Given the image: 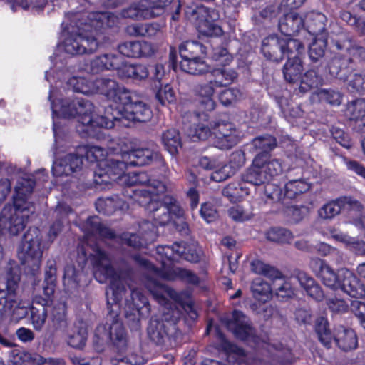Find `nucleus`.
<instances>
[{
    "label": "nucleus",
    "mask_w": 365,
    "mask_h": 365,
    "mask_svg": "<svg viewBox=\"0 0 365 365\" xmlns=\"http://www.w3.org/2000/svg\"><path fill=\"white\" fill-rule=\"evenodd\" d=\"M114 98L110 101L114 105L106 110V116L94 113V106L88 101L82 98L63 100L56 90L51 89L48 98L53 112V133L56 154L61 152V129L56 118H78L79 133L91 135L94 128H112L116 123L128 126L125 121L145 122L150 119L152 111L150 107L142 101L132 102L131 92L117 83L113 91Z\"/></svg>",
    "instance_id": "1"
},
{
    "label": "nucleus",
    "mask_w": 365,
    "mask_h": 365,
    "mask_svg": "<svg viewBox=\"0 0 365 365\" xmlns=\"http://www.w3.org/2000/svg\"><path fill=\"white\" fill-rule=\"evenodd\" d=\"M89 259L93 264V274L98 282L104 283L108 279L110 280V286L106 290L109 314L106 324L96 328L94 343L102 345L110 340L117 346L124 345L125 334L118 318V303L125 292L123 281L113 269L110 257L100 248L96 247L93 250Z\"/></svg>",
    "instance_id": "2"
},
{
    "label": "nucleus",
    "mask_w": 365,
    "mask_h": 365,
    "mask_svg": "<svg viewBox=\"0 0 365 365\" xmlns=\"http://www.w3.org/2000/svg\"><path fill=\"white\" fill-rule=\"evenodd\" d=\"M125 168L123 163L118 166L116 170L112 173L111 183L116 182L119 185L126 186L148 183L146 188L138 190L135 195L139 196V203L153 213V218L156 223L164 225L173 221V223L177 225L175 219H178L185 225L183 221L184 212L175 200L170 196H165L163 203L158 200L157 195L164 193L166 190L164 184L156 180H150L145 173H125Z\"/></svg>",
    "instance_id": "3"
},
{
    "label": "nucleus",
    "mask_w": 365,
    "mask_h": 365,
    "mask_svg": "<svg viewBox=\"0 0 365 365\" xmlns=\"http://www.w3.org/2000/svg\"><path fill=\"white\" fill-rule=\"evenodd\" d=\"M82 14H71L66 17L71 21L68 26L67 21L63 25L66 28L63 31V41L58 46L59 52L74 56L83 54L86 52H93L98 46L97 38L88 33L97 32L98 30L111 27L118 21V17L111 13H91L87 21H83Z\"/></svg>",
    "instance_id": "4"
},
{
    "label": "nucleus",
    "mask_w": 365,
    "mask_h": 365,
    "mask_svg": "<svg viewBox=\"0 0 365 365\" xmlns=\"http://www.w3.org/2000/svg\"><path fill=\"white\" fill-rule=\"evenodd\" d=\"M200 251L197 244L192 242L187 245L185 242L175 243L172 247L158 246L155 250L156 260L160 261V268L153 265L150 261L141 257H135V260L142 266L152 272L153 276L167 280L178 278L191 284H197L198 277L187 269L175 267L173 262L178 258H183L191 262H197L200 259Z\"/></svg>",
    "instance_id": "5"
},
{
    "label": "nucleus",
    "mask_w": 365,
    "mask_h": 365,
    "mask_svg": "<svg viewBox=\"0 0 365 365\" xmlns=\"http://www.w3.org/2000/svg\"><path fill=\"white\" fill-rule=\"evenodd\" d=\"M195 120L187 130L188 136L193 141L210 138L215 147L229 149L240 140V132L232 123L220 120L210 124L207 114L204 113L197 114Z\"/></svg>",
    "instance_id": "6"
},
{
    "label": "nucleus",
    "mask_w": 365,
    "mask_h": 365,
    "mask_svg": "<svg viewBox=\"0 0 365 365\" xmlns=\"http://www.w3.org/2000/svg\"><path fill=\"white\" fill-rule=\"evenodd\" d=\"M35 182L31 179H22L16 187L14 207L6 205L0 215V230H6L11 235L22 231L28 222L29 214L32 213L33 205L27 201Z\"/></svg>",
    "instance_id": "7"
},
{
    "label": "nucleus",
    "mask_w": 365,
    "mask_h": 365,
    "mask_svg": "<svg viewBox=\"0 0 365 365\" xmlns=\"http://www.w3.org/2000/svg\"><path fill=\"white\" fill-rule=\"evenodd\" d=\"M309 267L325 286L333 289H340L352 297H362L365 294V286L350 270L341 269L336 273L319 258L312 259Z\"/></svg>",
    "instance_id": "8"
},
{
    "label": "nucleus",
    "mask_w": 365,
    "mask_h": 365,
    "mask_svg": "<svg viewBox=\"0 0 365 365\" xmlns=\"http://www.w3.org/2000/svg\"><path fill=\"white\" fill-rule=\"evenodd\" d=\"M43 233L37 227H31L24 234L23 240L18 248V257L33 271L41 266L43 252L48 247L43 240Z\"/></svg>",
    "instance_id": "9"
},
{
    "label": "nucleus",
    "mask_w": 365,
    "mask_h": 365,
    "mask_svg": "<svg viewBox=\"0 0 365 365\" xmlns=\"http://www.w3.org/2000/svg\"><path fill=\"white\" fill-rule=\"evenodd\" d=\"M78 153L81 158L84 156L90 162L97 163L94 180L98 185L111 183L112 173L116 170L119 165L118 159L106 158V151L98 146H82L78 148Z\"/></svg>",
    "instance_id": "10"
},
{
    "label": "nucleus",
    "mask_w": 365,
    "mask_h": 365,
    "mask_svg": "<svg viewBox=\"0 0 365 365\" xmlns=\"http://www.w3.org/2000/svg\"><path fill=\"white\" fill-rule=\"evenodd\" d=\"M145 286L158 303L163 306L162 310L163 320L169 324H175L180 317V311L177 307H173L168 298L182 305L184 302L182 294L177 293L175 290L155 279H148Z\"/></svg>",
    "instance_id": "11"
},
{
    "label": "nucleus",
    "mask_w": 365,
    "mask_h": 365,
    "mask_svg": "<svg viewBox=\"0 0 365 365\" xmlns=\"http://www.w3.org/2000/svg\"><path fill=\"white\" fill-rule=\"evenodd\" d=\"M282 170L278 160H268L267 155L259 153L255 158L252 167L244 175L243 180L254 185H259L269 182Z\"/></svg>",
    "instance_id": "12"
},
{
    "label": "nucleus",
    "mask_w": 365,
    "mask_h": 365,
    "mask_svg": "<svg viewBox=\"0 0 365 365\" xmlns=\"http://www.w3.org/2000/svg\"><path fill=\"white\" fill-rule=\"evenodd\" d=\"M341 210L349 212V216L354 219L355 223L365 227V209L357 200L349 197H340L323 205L318 211L322 219H331Z\"/></svg>",
    "instance_id": "13"
},
{
    "label": "nucleus",
    "mask_w": 365,
    "mask_h": 365,
    "mask_svg": "<svg viewBox=\"0 0 365 365\" xmlns=\"http://www.w3.org/2000/svg\"><path fill=\"white\" fill-rule=\"evenodd\" d=\"M19 280L20 276L18 272L12 270L8 273L6 285V292L0 291V318L10 312H12L13 314H17L21 317L26 315L27 307L21 306V303L16 297Z\"/></svg>",
    "instance_id": "14"
},
{
    "label": "nucleus",
    "mask_w": 365,
    "mask_h": 365,
    "mask_svg": "<svg viewBox=\"0 0 365 365\" xmlns=\"http://www.w3.org/2000/svg\"><path fill=\"white\" fill-rule=\"evenodd\" d=\"M302 48V44L298 40L288 37L269 36L264 39L262 45L264 56L277 62L282 61L285 55L289 56Z\"/></svg>",
    "instance_id": "15"
},
{
    "label": "nucleus",
    "mask_w": 365,
    "mask_h": 365,
    "mask_svg": "<svg viewBox=\"0 0 365 365\" xmlns=\"http://www.w3.org/2000/svg\"><path fill=\"white\" fill-rule=\"evenodd\" d=\"M185 14L196 24L200 34L207 36H218L222 34L221 27L215 22L218 19V14L215 10L200 6L195 9H188Z\"/></svg>",
    "instance_id": "16"
},
{
    "label": "nucleus",
    "mask_w": 365,
    "mask_h": 365,
    "mask_svg": "<svg viewBox=\"0 0 365 365\" xmlns=\"http://www.w3.org/2000/svg\"><path fill=\"white\" fill-rule=\"evenodd\" d=\"M67 83L76 92L86 95L100 93L106 96L108 100L110 98H114L113 91L117 88L115 81L105 78L88 80L85 78L73 76L69 78Z\"/></svg>",
    "instance_id": "17"
},
{
    "label": "nucleus",
    "mask_w": 365,
    "mask_h": 365,
    "mask_svg": "<svg viewBox=\"0 0 365 365\" xmlns=\"http://www.w3.org/2000/svg\"><path fill=\"white\" fill-rule=\"evenodd\" d=\"M222 322L240 339L246 340L252 334L249 320L242 312L234 311L232 314L223 317Z\"/></svg>",
    "instance_id": "18"
},
{
    "label": "nucleus",
    "mask_w": 365,
    "mask_h": 365,
    "mask_svg": "<svg viewBox=\"0 0 365 365\" xmlns=\"http://www.w3.org/2000/svg\"><path fill=\"white\" fill-rule=\"evenodd\" d=\"M8 365H64L61 359H44L37 353L13 350Z\"/></svg>",
    "instance_id": "19"
},
{
    "label": "nucleus",
    "mask_w": 365,
    "mask_h": 365,
    "mask_svg": "<svg viewBox=\"0 0 365 365\" xmlns=\"http://www.w3.org/2000/svg\"><path fill=\"white\" fill-rule=\"evenodd\" d=\"M212 330L215 331L216 336L219 341L218 349L225 352L227 356V360L228 362L232 363L234 364H237L238 365H242L243 363L247 361V356L245 351L235 345L227 341L225 339L224 335L218 330L216 327L209 324L207 328V331L210 333L212 331Z\"/></svg>",
    "instance_id": "20"
},
{
    "label": "nucleus",
    "mask_w": 365,
    "mask_h": 365,
    "mask_svg": "<svg viewBox=\"0 0 365 365\" xmlns=\"http://www.w3.org/2000/svg\"><path fill=\"white\" fill-rule=\"evenodd\" d=\"M83 159L78 154L68 153L57 158L52 166V173L55 177L68 176L78 171L82 166Z\"/></svg>",
    "instance_id": "21"
},
{
    "label": "nucleus",
    "mask_w": 365,
    "mask_h": 365,
    "mask_svg": "<svg viewBox=\"0 0 365 365\" xmlns=\"http://www.w3.org/2000/svg\"><path fill=\"white\" fill-rule=\"evenodd\" d=\"M123 161L119 160V165L123 163L125 168L128 165L143 166L152 163L153 161H161L160 155L150 149H135L122 155Z\"/></svg>",
    "instance_id": "22"
},
{
    "label": "nucleus",
    "mask_w": 365,
    "mask_h": 365,
    "mask_svg": "<svg viewBox=\"0 0 365 365\" xmlns=\"http://www.w3.org/2000/svg\"><path fill=\"white\" fill-rule=\"evenodd\" d=\"M143 237L141 240L136 235L124 234L123 240L125 243L133 247L146 246L148 243L153 242L158 236L157 226L153 223L145 221L140 225Z\"/></svg>",
    "instance_id": "23"
},
{
    "label": "nucleus",
    "mask_w": 365,
    "mask_h": 365,
    "mask_svg": "<svg viewBox=\"0 0 365 365\" xmlns=\"http://www.w3.org/2000/svg\"><path fill=\"white\" fill-rule=\"evenodd\" d=\"M232 160H237L238 164L232 165L217 160L211 175L212 180L221 182L234 175L236 170L243 163V154L241 152H235L232 155Z\"/></svg>",
    "instance_id": "24"
},
{
    "label": "nucleus",
    "mask_w": 365,
    "mask_h": 365,
    "mask_svg": "<svg viewBox=\"0 0 365 365\" xmlns=\"http://www.w3.org/2000/svg\"><path fill=\"white\" fill-rule=\"evenodd\" d=\"M120 54L128 57L149 56L155 52L153 46L147 41H128L118 46Z\"/></svg>",
    "instance_id": "25"
},
{
    "label": "nucleus",
    "mask_w": 365,
    "mask_h": 365,
    "mask_svg": "<svg viewBox=\"0 0 365 365\" xmlns=\"http://www.w3.org/2000/svg\"><path fill=\"white\" fill-rule=\"evenodd\" d=\"M215 87L218 86L215 84L214 81L197 86L195 90L197 101L200 109L205 111H212L215 109L214 93Z\"/></svg>",
    "instance_id": "26"
},
{
    "label": "nucleus",
    "mask_w": 365,
    "mask_h": 365,
    "mask_svg": "<svg viewBox=\"0 0 365 365\" xmlns=\"http://www.w3.org/2000/svg\"><path fill=\"white\" fill-rule=\"evenodd\" d=\"M304 26V19L294 12L285 14L279 22V29L287 36L297 34Z\"/></svg>",
    "instance_id": "27"
},
{
    "label": "nucleus",
    "mask_w": 365,
    "mask_h": 365,
    "mask_svg": "<svg viewBox=\"0 0 365 365\" xmlns=\"http://www.w3.org/2000/svg\"><path fill=\"white\" fill-rule=\"evenodd\" d=\"M56 273V269L52 262L46 269L45 280L43 286V294L46 298L36 296L34 299L35 303L39 304L40 305H48L55 292Z\"/></svg>",
    "instance_id": "28"
},
{
    "label": "nucleus",
    "mask_w": 365,
    "mask_h": 365,
    "mask_svg": "<svg viewBox=\"0 0 365 365\" xmlns=\"http://www.w3.org/2000/svg\"><path fill=\"white\" fill-rule=\"evenodd\" d=\"M334 339L337 346L343 351L355 349L358 346V339L355 331L351 329L340 327L336 329Z\"/></svg>",
    "instance_id": "29"
},
{
    "label": "nucleus",
    "mask_w": 365,
    "mask_h": 365,
    "mask_svg": "<svg viewBox=\"0 0 365 365\" xmlns=\"http://www.w3.org/2000/svg\"><path fill=\"white\" fill-rule=\"evenodd\" d=\"M123 60V57L118 54L107 53L96 57L90 63V70L93 73H98L105 69H115Z\"/></svg>",
    "instance_id": "30"
},
{
    "label": "nucleus",
    "mask_w": 365,
    "mask_h": 365,
    "mask_svg": "<svg viewBox=\"0 0 365 365\" xmlns=\"http://www.w3.org/2000/svg\"><path fill=\"white\" fill-rule=\"evenodd\" d=\"M294 279L299 282L300 286L309 297L316 301H322L324 299V294L320 286L305 272H298Z\"/></svg>",
    "instance_id": "31"
},
{
    "label": "nucleus",
    "mask_w": 365,
    "mask_h": 365,
    "mask_svg": "<svg viewBox=\"0 0 365 365\" xmlns=\"http://www.w3.org/2000/svg\"><path fill=\"white\" fill-rule=\"evenodd\" d=\"M300 50L294 53H291V55L288 56V60L284 66V76L285 80L289 82H296L301 78L303 66L298 56Z\"/></svg>",
    "instance_id": "32"
},
{
    "label": "nucleus",
    "mask_w": 365,
    "mask_h": 365,
    "mask_svg": "<svg viewBox=\"0 0 365 365\" xmlns=\"http://www.w3.org/2000/svg\"><path fill=\"white\" fill-rule=\"evenodd\" d=\"M150 0H143L138 4L132 5L123 10L122 15L125 18L150 19L158 16L154 10H150Z\"/></svg>",
    "instance_id": "33"
},
{
    "label": "nucleus",
    "mask_w": 365,
    "mask_h": 365,
    "mask_svg": "<svg viewBox=\"0 0 365 365\" xmlns=\"http://www.w3.org/2000/svg\"><path fill=\"white\" fill-rule=\"evenodd\" d=\"M304 19V26L307 31L314 36H320L325 33L326 16L319 12L312 11L307 14Z\"/></svg>",
    "instance_id": "34"
},
{
    "label": "nucleus",
    "mask_w": 365,
    "mask_h": 365,
    "mask_svg": "<svg viewBox=\"0 0 365 365\" xmlns=\"http://www.w3.org/2000/svg\"><path fill=\"white\" fill-rule=\"evenodd\" d=\"M180 67L182 71L192 75L204 73L209 68L207 63L198 56L188 60H181Z\"/></svg>",
    "instance_id": "35"
},
{
    "label": "nucleus",
    "mask_w": 365,
    "mask_h": 365,
    "mask_svg": "<svg viewBox=\"0 0 365 365\" xmlns=\"http://www.w3.org/2000/svg\"><path fill=\"white\" fill-rule=\"evenodd\" d=\"M252 292L253 297L261 302L269 301L272 296L270 285L261 279H256L253 281Z\"/></svg>",
    "instance_id": "36"
},
{
    "label": "nucleus",
    "mask_w": 365,
    "mask_h": 365,
    "mask_svg": "<svg viewBox=\"0 0 365 365\" xmlns=\"http://www.w3.org/2000/svg\"><path fill=\"white\" fill-rule=\"evenodd\" d=\"M66 307L63 303H59L53 308L51 319L56 330L67 331L68 322L66 319Z\"/></svg>",
    "instance_id": "37"
},
{
    "label": "nucleus",
    "mask_w": 365,
    "mask_h": 365,
    "mask_svg": "<svg viewBox=\"0 0 365 365\" xmlns=\"http://www.w3.org/2000/svg\"><path fill=\"white\" fill-rule=\"evenodd\" d=\"M162 140L165 149L171 155L178 153V149L181 148V141L178 130L175 129L168 130L163 134Z\"/></svg>",
    "instance_id": "38"
},
{
    "label": "nucleus",
    "mask_w": 365,
    "mask_h": 365,
    "mask_svg": "<svg viewBox=\"0 0 365 365\" xmlns=\"http://www.w3.org/2000/svg\"><path fill=\"white\" fill-rule=\"evenodd\" d=\"M310 188V185L304 180H292L284 185V196L288 198H294Z\"/></svg>",
    "instance_id": "39"
},
{
    "label": "nucleus",
    "mask_w": 365,
    "mask_h": 365,
    "mask_svg": "<svg viewBox=\"0 0 365 365\" xmlns=\"http://www.w3.org/2000/svg\"><path fill=\"white\" fill-rule=\"evenodd\" d=\"M131 298L133 303V311L138 312L140 316H144L150 312V305L148 299L143 294L140 290L132 289Z\"/></svg>",
    "instance_id": "40"
},
{
    "label": "nucleus",
    "mask_w": 365,
    "mask_h": 365,
    "mask_svg": "<svg viewBox=\"0 0 365 365\" xmlns=\"http://www.w3.org/2000/svg\"><path fill=\"white\" fill-rule=\"evenodd\" d=\"M349 110L353 113L351 119L355 121L356 128L361 132L365 131V101L357 100L349 106Z\"/></svg>",
    "instance_id": "41"
},
{
    "label": "nucleus",
    "mask_w": 365,
    "mask_h": 365,
    "mask_svg": "<svg viewBox=\"0 0 365 365\" xmlns=\"http://www.w3.org/2000/svg\"><path fill=\"white\" fill-rule=\"evenodd\" d=\"M211 73L215 78V84L218 87L227 86L237 78V73L227 68L212 69Z\"/></svg>",
    "instance_id": "42"
},
{
    "label": "nucleus",
    "mask_w": 365,
    "mask_h": 365,
    "mask_svg": "<svg viewBox=\"0 0 365 365\" xmlns=\"http://www.w3.org/2000/svg\"><path fill=\"white\" fill-rule=\"evenodd\" d=\"M166 326L156 317L152 318L148 327L150 339L156 344H160L166 334Z\"/></svg>",
    "instance_id": "43"
},
{
    "label": "nucleus",
    "mask_w": 365,
    "mask_h": 365,
    "mask_svg": "<svg viewBox=\"0 0 365 365\" xmlns=\"http://www.w3.org/2000/svg\"><path fill=\"white\" fill-rule=\"evenodd\" d=\"M68 344L77 349L82 348L87 339V331L84 328L74 327L67 331Z\"/></svg>",
    "instance_id": "44"
},
{
    "label": "nucleus",
    "mask_w": 365,
    "mask_h": 365,
    "mask_svg": "<svg viewBox=\"0 0 365 365\" xmlns=\"http://www.w3.org/2000/svg\"><path fill=\"white\" fill-rule=\"evenodd\" d=\"M179 50L182 60H188L202 53L203 47L197 41H187L180 45Z\"/></svg>",
    "instance_id": "45"
},
{
    "label": "nucleus",
    "mask_w": 365,
    "mask_h": 365,
    "mask_svg": "<svg viewBox=\"0 0 365 365\" xmlns=\"http://www.w3.org/2000/svg\"><path fill=\"white\" fill-rule=\"evenodd\" d=\"M327 44V34H322L321 36H314V41L309 46L310 58L314 61H317L319 58L323 56Z\"/></svg>",
    "instance_id": "46"
},
{
    "label": "nucleus",
    "mask_w": 365,
    "mask_h": 365,
    "mask_svg": "<svg viewBox=\"0 0 365 365\" xmlns=\"http://www.w3.org/2000/svg\"><path fill=\"white\" fill-rule=\"evenodd\" d=\"M267 238L274 242L289 243L292 240L293 235L285 228L273 227L267 231Z\"/></svg>",
    "instance_id": "47"
},
{
    "label": "nucleus",
    "mask_w": 365,
    "mask_h": 365,
    "mask_svg": "<svg viewBox=\"0 0 365 365\" xmlns=\"http://www.w3.org/2000/svg\"><path fill=\"white\" fill-rule=\"evenodd\" d=\"M47 4V0H15L13 6V11L20 8L30 10L32 12H39L43 9Z\"/></svg>",
    "instance_id": "48"
},
{
    "label": "nucleus",
    "mask_w": 365,
    "mask_h": 365,
    "mask_svg": "<svg viewBox=\"0 0 365 365\" xmlns=\"http://www.w3.org/2000/svg\"><path fill=\"white\" fill-rule=\"evenodd\" d=\"M155 98L163 106L174 103L176 101L175 93L168 83L159 88L155 93Z\"/></svg>",
    "instance_id": "49"
},
{
    "label": "nucleus",
    "mask_w": 365,
    "mask_h": 365,
    "mask_svg": "<svg viewBox=\"0 0 365 365\" xmlns=\"http://www.w3.org/2000/svg\"><path fill=\"white\" fill-rule=\"evenodd\" d=\"M316 332L321 342L326 346H329L331 341V334L328 328L327 319L320 317L316 322Z\"/></svg>",
    "instance_id": "50"
},
{
    "label": "nucleus",
    "mask_w": 365,
    "mask_h": 365,
    "mask_svg": "<svg viewBox=\"0 0 365 365\" xmlns=\"http://www.w3.org/2000/svg\"><path fill=\"white\" fill-rule=\"evenodd\" d=\"M252 145L256 150L262 153H268L277 146V141L271 135H263L255 138Z\"/></svg>",
    "instance_id": "51"
},
{
    "label": "nucleus",
    "mask_w": 365,
    "mask_h": 365,
    "mask_svg": "<svg viewBox=\"0 0 365 365\" xmlns=\"http://www.w3.org/2000/svg\"><path fill=\"white\" fill-rule=\"evenodd\" d=\"M80 272L73 265H67L64 270L63 283L68 289L76 288L78 284Z\"/></svg>",
    "instance_id": "52"
},
{
    "label": "nucleus",
    "mask_w": 365,
    "mask_h": 365,
    "mask_svg": "<svg viewBox=\"0 0 365 365\" xmlns=\"http://www.w3.org/2000/svg\"><path fill=\"white\" fill-rule=\"evenodd\" d=\"M87 224L91 226V231H89L91 235L108 238H112L114 236L113 232L102 225L96 217H90L87 221Z\"/></svg>",
    "instance_id": "53"
},
{
    "label": "nucleus",
    "mask_w": 365,
    "mask_h": 365,
    "mask_svg": "<svg viewBox=\"0 0 365 365\" xmlns=\"http://www.w3.org/2000/svg\"><path fill=\"white\" fill-rule=\"evenodd\" d=\"M46 305H41L40 309L35 307L31 308V322L36 330L40 331L43 328L47 318Z\"/></svg>",
    "instance_id": "54"
},
{
    "label": "nucleus",
    "mask_w": 365,
    "mask_h": 365,
    "mask_svg": "<svg viewBox=\"0 0 365 365\" xmlns=\"http://www.w3.org/2000/svg\"><path fill=\"white\" fill-rule=\"evenodd\" d=\"M321 81L322 79L317 75L315 71H308L302 78L299 89L302 92H306L309 88H317L321 84Z\"/></svg>",
    "instance_id": "55"
},
{
    "label": "nucleus",
    "mask_w": 365,
    "mask_h": 365,
    "mask_svg": "<svg viewBox=\"0 0 365 365\" xmlns=\"http://www.w3.org/2000/svg\"><path fill=\"white\" fill-rule=\"evenodd\" d=\"M229 216L236 222H244L250 220L253 214L249 210H245L242 206L236 205L228 210Z\"/></svg>",
    "instance_id": "56"
},
{
    "label": "nucleus",
    "mask_w": 365,
    "mask_h": 365,
    "mask_svg": "<svg viewBox=\"0 0 365 365\" xmlns=\"http://www.w3.org/2000/svg\"><path fill=\"white\" fill-rule=\"evenodd\" d=\"M251 266L252 270L256 274H262L268 277H279V273L275 269L259 260L252 262Z\"/></svg>",
    "instance_id": "57"
},
{
    "label": "nucleus",
    "mask_w": 365,
    "mask_h": 365,
    "mask_svg": "<svg viewBox=\"0 0 365 365\" xmlns=\"http://www.w3.org/2000/svg\"><path fill=\"white\" fill-rule=\"evenodd\" d=\"M245 188L242 185H237L232 183L228 185L222 190L224 196L227 197L231 202H235L244 197L243 193H240V191H244Z\"/></svg>",
    "instance_id": "58"
},
{
    "label": "nucleus",
    "mask_w": 365,
    "mask_h": 365,
    "mask_svg": "<svg viewBox=\"0 0 365 365\" xmlns=\"http://www.w3.org/2000/svg\"><path fill=\"white\" fill-rule=\"evenodd\" d=\"M241 96L242 93L239 89L229 88L224 90L220 94L219 99L223 105L227 106L237 101Z\"/></svg>",
    "instance_id": "59"
},
{
    "label": "nucleus",
    "mask_w": 365,
    "mask_h": 365,
    "mask_svg": "<svg viewBox=\"0 0 365 365\" xmlns=\"http://www.w3.org/2000/svg\"><path fill=\"white\" fill-rule=\"evenodd\" d=\"M212 59L217 66L225 67L232 61V56L225 48H218L214 50Z\"/></svg>",
    "instance_id": "60"
},
{
    "label": "nucleus",
    "mask_w": 365,
    "mask_h": 365,
    "mask_svg": "<svg viewBox=\"0 0 365 365\" xmlns=\"http://www.w3.org/2000/svg\"><path fill=\"white\" fill-rule=\"evenodd\" d=\"M276 294L279 298L284 299L291 297L294 294V288L290 280H285L276 284Z\"/></svg>",
    "instance_id": "61"
},
{
    "label": "nucleus",
    "mask_w": 365,
    "mask_h": 365,
    "mask_svg": "<svg viewBox=\"0 0 365 365\" xmlns=\"http://www.w3.org/2000/svg\"><path fill=\"white\" fill-rule=\"evenodd\" d=\"M318 96L320 101H324L331 105H339L341 103V95L339 92L320 90Z\"/></svg>",
    "instance_id": "62"
},
{
    "label": "nucleus",
    "mask_w": 365,
    "mask_h": 365,
    "mask_svg": "<svg viewBox=\"0 0 365 365\" xmlns=\"http://www.w3.org/2000/svg\"><path fill=\"white\" fill-rule=\"evenodd\" d=\"M329 309L334 313H342L348 309V304L345 301L336 297H331L327 299Z\"/></svg>",
    "instance_id": "63"
},
{
    "label": "nucleus",
    "mask_w": 365,
    "mask_h": 365,
    "mask_svg": "<svg viewBox=\"0 0 365 365\" xmlns=\"http://www.w3.org/2000/svg\"><path fill=\"white\" fill-rule=\"evenodd\" d=\"M349 86L358 92L365 91V76L354 74L349 79Z\"/></svg>",
    "instance_id": "64"
}]
</instances>
